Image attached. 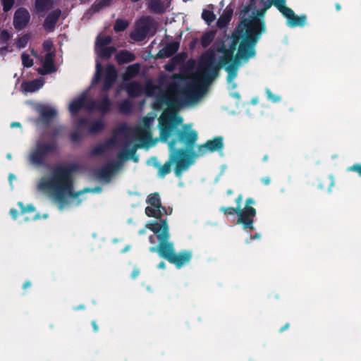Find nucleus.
I'll use <instances>...</instances> for the list:
<instances>
[{
    "label": "nucleus",
    "instance_id": "16",
    "mask_svg": "<svg viewBox=\"0 0 361 361\" xmlns=\"http://www.w3.org/2000/svg\"><path fill=\"white\" fill-rule=\"evenodd\" d=\"M118 77L116 67L113 64H108L105 68V75L102 86L103 92H108L111 89Z\"/></svg>",
    "mask_w": 361,
    "mask_h": 361
},
{
    "label": "nucleus",
    "instance_id": "48",
    "mask_svg": "<svg viewBox=\"0 0 361 361\" xmlns=\"http://www.w3.org/2000/svg\"><path fill=\"white\" fill-rule=\"evenodd\" d=\"M18 205L20 207V212L21 214H25V213L33 212L35 211V207L31 204L25 206L23 202H19Z\"/></svg>",
    "mask_w": 361,
    "mask_h": 361
},
{
    "label": "nucleus",
    "instance_id": "46",
    "mask_svg": "<svg viewBox=\"0 0 361 361\" xmlns=\"http://www.w3.org/2000/svg\"><path fill=\"white\" fill-rule=\"evenodd\" d=\"M12 37V34L8 30H0V44H8V42Z\"/></svg>",
    "mask_w": 361,
    "mask_h": 361
},
{
    "label": "nucleus",
    "instance_id": "34",
    "mask_svg": "<svg viewBox=\"0 0 361 361\" xmlns=\"http://www.w3.org/2000/svg\"><path fill=\"white\" fill-rule=\"evenodd\" d=\"M140 65L138 63L130 65L127 67L123 76L124 80H129L135 78L140 72Z\"/></svg>",
    "mask_w": 361,
    "mask_h": 361
},
{
    "label": "nucleus",
    "instance_id": "8",
    "mask_svg": "<svg viewBox=\"0 0 361 361\" xmlns=\"http://www.w3.org/2000/svg\"><path fill=\"white\" fill-rule=\"evenodd\" d=\"M59 145L56 140L46 142H39L35 148L30 153L28 159L30 163L35 166H43L45 164L48 155L56 153Z\"/></svg>",
    "mask_w": 361,
    "mask_h": 361
},
{
    "label": "nucleus",
    "instance_id": "25",
    "mask_svg": "<svg viewBox=\"0 0 361 361\" xmlns=\"http://www.w3.org/2000/svg\"><path fill=\"white\" fill-rule=\"evenodd\" d=\"M128 94L131 97H137L142 94L144 92L142 85L137 81H133L128 83L126 87Z\"/></svg>",
    "mask_w": 361,
    "mask_h": 361
},
{
    "label": "nucleus",
    "instance_id": "20",
    "mask_svg": "<svg viewBox=\"0 0 361 361\" xmlns=\"http://www.w3.org/2000/svg\"><path fill=\"white\" fill-rule=\"evenodd\" d=\"M137 27L147 36L151 31H152V35L157 32V23L150 16L140 18L137 23Z\"/></svg>",
    "mask_w": 361,
    "mask_h": 361
},
{
    "label": "nucleus",
    "instance_id": "2",
    "mask_svg": "<svg viewBox=\"0 0 361 361\" xmlns=\"http://www.w3.org/2000/svg\"><path fill=\"white\" fill-rule=\"evenodd\" d=\"M145 228L154 233L159 241L158 245L149 248L150 252L158 253L159 257L173 264L177 269H180L190 262L192 252L190 250H182L176 252L173 243L169 240L171 235L168 220H162L160 223L154 220L149 221Z\"/></svg>",
    "mask_w": 361,
    "mask_h": 361
},
{
    "label": "nucleus",
    "instance_id": "18",
    "mask_svg": "<svg viewBox=\"0 0 361 361\" xmlns=\"http://www.w3.org/2000/svg\"><path fill=\"white\" fill-rule=\"evenodd\" d=\"M283 16L286 18L287 24L290 27H295L297 26L303 27L306 23V16H297L291 8H290Z\"/></svg>",
    "mask_w": 361,
    "mask_h": 361
},
{
    "label": "nucleus",
    "instance_id": "43",
    "mask_svg": "<svg viewBox=\"0 0 361 361\" xmlns=\"http://www.w3.org/2000/svg\"><path fill=\"white\" fill-rule=\"evenodd\" d=\"M202 18L208 25H210L215 20L216 16L213 11L204 9L202 13Z\"/></svg>",
    "mask_w": 361,
    "mask_h": 361
},
{
    "label": "nucleus",
    "instance_id": "30",
    "mask_svg": "<svg viewBox=\"0 0 361 361\" xmlns=\"http://www.w3.org/2000/svg\"><path fill=\"white\" fill-rule=\"evenodd\" d=\"M116 59L118 64L127 63L133 61L135 56L128 50H121L116 56Z\"/></svg>",
    "mask_w": 361,
    "mask_h": 361
},
{
    "label": "nucleus",
    "instance_id": "42",
    "mask_svg": "<svg viewBox=\"0 0 361 361\" xmlns=\"http://www.w3.org/2000/svg\"><path fill=\"white\" fill-rule=\"evenodd\" d=\"M128 26V22L126 20L118 18L114 25V30L116 32L124 31Z\"/></svg>",
    "mask_w": 361,
    "mask_h": 361
},
{
    "label": "nucleus",
    "instance_id": "31",
    "mask_svg": "<svg viewBox=\"0 0 361 361\" xmlns=\"http://www.w3.org/2000/svg\"><path fill=\"white\" fill-rule=\"evenodd\" d=\"M53 5V0H35V8L38 13L48 11Z\"/></svg>",
    "mask_w": 361,
    "mask_h": 361
},
{
    "label": "nucleus",
    "instance_id": "51",
    "mask_svg": "<svg viewBox=\"0 0 361 361\" xmlns=\"http://www.w3.org/2000/svg\"><path fill=\"white\" fill-rule=\"evenodd\" d=\"M15 1L16 0H1L4 12H8L13 8Z\"/></svg>",
    "mask_w": 361,
    "mask_h": 361
},
{
    "label": "nucleus",
    "instance_id": "49",
    "mask_svg": "<svg viewBox=\"0 0 361 361\" xmlns=\"http://www.w3.org/2000/svg\"><path fill=\"white\" fill-rule=\"evenodd\" d=\"M66 130V127L63 126H58L55 127L51 134V136L52 137L51 140H55L54 138L57 137H60L63 135Z\"/></svg>",
    "mask_w": 361,
    "mask_h": 361
},
{
    "label": "nucleus",
    "instance_id": "59",
    "mask_svg": "<svg viewBox=\"0 0 361 361\" xmlns=\"http://www.w3.org/2000/svg\"><path fill=\"white\" fill-rule=\"evenodd\" d=\"M262 3L263 4L264 11H267L272 5V0H262Z\"/></svg>",
    "mask_w": 361,
    "mask_h": 361
},
{
    "label": "nucleus",
    "instance_id": "7",
    "mask_svg": "<svg viewBox=\"0 0 361 361\" xmlns=\"http://www.w3.org/2000/svg\"><path fill=\"white\" fill-rule=\"evenodd\" d=\"M249 30H251L250 36H259V39L262 34L266 30L265 23L257 18H243L239 27L232 33L231 42L240 45L247 36Z\"/></svg>",
    "mask_w": 361,
    "mask_h": 361
},
{
    "label": "nucleus",
    "instance_id": "27",
    "mask_svg": "<svg viewBox=\"0 0 361 361\" xmlns=\"http://www.w3.org/2000/svg\"><path fill=\"white\" fill-rule=\"evenodd\" d=\"M88 102L85 94L74 99L69 105V111L71 114H77L81 109H86V104Z\"/></svg>",
    "mask_w": 361,
    "mask_h": 361
},
{
    "label": "nucleus",
    "instance_id": "61",
    "mask_svg": "<svg viewBox=\"0 0 361 361\" xmlns=\"http://www.w3.org/2000/svg\"><path fill=\"white\" fill-rule=\"evenodd\" d=\"M156 238L157 239V237L154 233L153 235L149 236V241L151 244L154 245L153 246L156 245Z\"/></svg>",
    "mask_w": 361,
    "mask_h": 361
},
{
    "label": "nucleus",
    "instance_id": "19",
    "mask_svg": "<svg viewBox=\"0 0 361 361\" xmlns=\"http://www.w3.org/2000/svg\"><path fill=\"white\" fill-rule=\"evenodd\" d=\"M54 54L47 52L44 56L42 68H39L37 72L42 75H45L56 71L54 61Z\"/></svg>",
    "mask_w": 361,
    "mask_h": 361
},
{
    "label": "nucleus",
    "instance_id": "9",
    "mask_svg": "<svg viewBox=\"0 0 361 361\" xmlns=\"http://www.w3.org/2000/svg\"><path fill=\"white\" fill-rule=\"evenodd\" d=\"M112 102L107 94L102 96L99 99H89L86 104V110L92 112L98 111L102 115H106L110 112Z\"/></svg>",
    "mask_w": 361,
    "mask_h": 361
},
{
    "label": "nucleus",
    "instance_id": "3",
    "mask_svg": "<svg viewBox=\"0 0 361 361\" xmlns=\"http://www.w3.org/2000/svg\"><path fill=\"white\" fill-rule=\"evenodd\" d=\"M79 169L80 166L77 163L56 166L53 169L51 176L48 180L41 181L39 187L43 190H51L54 197L59 202L64 201L66 196L78 197L85 192H100L102 189L99 187L94 189L86 188L82 190L73 192V173Z\"/></svg>",
    "mask_w": 361,
    "mask_h": 361
},
{
    "label": "nucleus",
    "instance_id": "26",
    "mask_svg": "<svg viewBox=\"0 0 361 361\" xmlns=\"http://www.w3.org/2000/svg\"><path fill=\"white\" fill-rule=\"evenodd\" d=\"M243 202V195L239 194L238 197L235 199V202L236 203V207H221L219 208V211L222 212L225 216H233L235 214H238V210L240 209V204H242Z\"/></svg>",
    "mask_w": 361,
    "mask_h": 361
},
{
    "label": "nucleus",
    "instance_id": "33",
    "mask_svg": "<svg viewBox=\"0 0 361 361\" xmlns=\"http://www.w3.org/2000/svg\"><path fill=\"white\" fill-rule=\"evenodd\" d=\"M234 52L232 50H230L227 49L225 50V52L224 53L223 56L219 59V63H216V60L215 61V64L217 66H219L221 68L223 66H226L228 63H232V61L234 60Z\"/></svg>",
    "mask_w": 361,
    "mask_h": 361
},
{
    "label": "nucleus",
    "instance_id": "60",
    "mask_svg": "<svg viewBox=\"0 0 361 361\" xmlns=\"http://www.w3.org/2000/svg\"><path fill=\"white\" fill-rule=\"evenodd\" d=\"M139 274H140V269L138 268H134L130 274V277L133 279H135L139 276Z\"/></svg>",
    "mask_w": 361,
    "mask_h": 361
},
{
    "label": "nucleus",
    "instance_id": "54",
    "mask_svg": "<svg viewBox=\"0 0 361 361\" xmlns=\"http://www.w3.org/2000/svg\"><path fill=\"white\" fill-rule=\"evenodd\" d=\"M120 111L123 113H129L131 110V104L129 101L125 100L120 105Z\"/></svg>",
    "mask_w": 361,
    "mask_h": 361
},
{
    "label": "nucleus",
    "instance_id": "14",
    "mask_svg": "<svg viewBox=\"0 0 361 361\" xmlns=\"http://www.w3.org/2000/svg\"><path fill=\"white\" fill-rule=\"evenodd\" d=\"M147 202L151 206L145 208V214L149 217L160 218L159 208L161 207V200L158 192L151 193L148 195Z\"/></svg>",
    "mask_w": 361,
    "mask_h": 361
},
{
    "label": "nucleus",
    "instance_id": "57",
    "mask_svg": "<svg viewBox=\"0 0 361 361\" xmlns=\"http://www.w3.org/2000/svg\"><path fill=\"white\" fill-rule=\"evenodd\" d=\"M255 204H256V201L253 198L248 197L245 200V204L244 208L255 209L253 207H252V205Z\"/></svg>",
    "mask_w": 361,
    "mask_h": 361
},
{
    "label": "nucleus",
    "instance_id": "35",
    "mask_svg": "<svg viewBox=\"0 0 361 361\" xmlns=\"http://www.w3.org/2000/svg\"><path fill=\"white\" fill-rule=\"evenodd\" d=\"M116 51L114 47H104L96 49L97 54L102 59H109Z\"/></svg>",
    "mask_w": 361,
    "mask_h": 361
},
{
    "label": "nucleus",
    "instance_id": "52",
    "mask_svg": "<svg viewBox=\"0 0 361 361\" xmlns=\"http://www.w3.org/2000/svg\"><path fill=\"white\" fill-rule=\"evenodd\" d=\"M156 89L157 87L154 84L151 82H147L145 87V91L147 96H152L154 94Z\"/></svg>",
    "mask_w": 361,
    "mask_h": 361
},
{
    "label": "nucleus",
    "instance_id": "62",
    "mask_svg": "<svg viewBox=\"0 0 361 361\" xmlns=\"http://www.w3.org/2000/svg\"><path fill=\"white\" fill-rule=\"evenodd\" d=\"M10 214L13 219H16L18 216V212L16 209H11L10 210Z\"/></svg>",
    "mask_w": 361,
    "mask_h": 361
},
{
    "label": "nucleus",
    "instance_id": "63",
    "mask_svg": "<svg viewBox=\"0 0 361 361\" xmlns=\"http://www.w3.org/2000/svg\"><path fill=\"white\" fill-rule=\"evenodd\" d=\"M261 182H262L264 185H268L270 183V182H271V179H270V178H269V177H268V176L262 177V178H261Z\"/></svg>",
    "mask_w": 361,
    "mask_h": 361
},
{
    "label": "nucleus",
    "instance_id": "41",
    "mask_svg": "<svg viewBox=\"0 0 361 361\" xmlns=\"http://www.w3.org/2000/svg\"><path fill=\"white\" fill-rule=\"evenodd\" d=\"M149 8L154 13L161 14L164 12L165 8L164 4L160 0H154L150 3Z\"/></svg>",
    "mask_w": 361,
    "mask_h": 361
},
{
    "label": "nucleus",
    "instance_id": "29",
    "mask_svg": "<svg viewBox=\"0 0 361 361\" xmlns=\"http://www.w3.org/2000/svg\"><path fill=\"white\" fill-rule=\"evenodd\" d=\"M179 48V42H172L167 44L159 52L160 57H170L177 52Z\"/></svg>",
    "mask_w": 361,
    "mask_h": 361
},
{
    "label": "nucleus",
    "instance_id": "23",
    "mask_svg": "<svg viewBox=\"0 0 361 361\" xmlns=\"http://www.w3.org/2000/svg\"><path fill=\"white\" fill-rule=\"evenodd\" d=\"M89 121L85 117H82L78 119L77 123V129L72 132L70 135V139L73 142H78L81 140L82 135L81 132L87 125Z\"/></svg>",
    "mask_w": 361,
    "mask_h": 361
},
{
    "label": "nucleus",
    "instance_id": "28",
    "mask_svg": "<svg viewBox=\"0 0 361 361\" xmlns=\"http://www.w3.org/2000/svg\"><path fill=\"white\" fill-rule=\"evenodd\" d=\"M44 85L41 79H35L30 81H25L21 84V87L26 92H34L39 90Z\"/></svg>",
    "mask_w": 361,
    "mask_h": 361
},
{
    "label": "nucleus",
    "instance_id": "13",
    "mask_svg": "<svg viewBox=\"0 0 361 361\" xmlns=\"http://www.w3.org/2000/svg\"><path fill=\"white\" fill-rule=\"evenodd\" d=\"M120 167V164L118 161H111L104 166L100 167L95 171V176L106 182H109L112 175Z\"/></svg>",
    "mask_w": 361,
    "mask_h": 361
},
{
    "label": "nucleus",
    "instance_id": "56",
    "mask_svg": "<svg viewBox=\"0 0 361 361\" xmlns=\"http://www.w3.org/2000/svg\"><path fill=\"white\" fill-rule=\"evenodd\" d=\"M348 171H353L357 173L358 176L361 177V164H355L347 169Z\"/></svg>",
    "mask_w": 361,
    "mask_h": 361
},
{
    "label": "nucleus",
    "instance_id": "17",
    "mask_svg": "<svg viewBox=\"0 0 361 361\" xmlns=\"http://www.w3.org/2000/svg\"><path fill=\"white\" fill-rule=\"evenodd\" d=\"M61 15V11L59 8L51 11L44 19V29L49 32H53Z\"/></svg>",
    "mask_w": 361,
    "mask_h": 361
},
{
    "label": "nucleus",
    "instance_id": "47",
    "mask_svg": "<svg viewBox=\"0 0 361 361\" xmlns=\"http://www.w3.org/2000/svg\"><path fill=\"white\" fill-rule=\"evenodd\" d=\"M147 35L141 32V30L137 27L134 32L130 34V37L135 41H142L146 38Z\"/></svg>",
    "mask_w": 361,
    "mask_h": 361
},
{
    "label": "nucleus",
    "instance_id": "6",
    "mask_svg": "<svg viewBox=\"0 0 361 361\" xmlns=\"http://www.w3.org/2000/svg\"><path fill=\"white\" fill-rule=\"evenodd\" d=\"M183 152L169 151V157L167 161L162 166L159 164L154 165L158 168V176L164 178L171 171V165L175 164L174 173L176 177H180L183 173L187 171L189 167L194 163L192 159H185L183 157Z\"/></svg>",
    "mask_w": 361,
    "mask_h": 361
},
{
    "label": "nucleus",
    "instance_id": "58",
    "mask_svg": "<svg viewBox=\"0 0 361 361\" xmlns=\"http://www.w3.org/2000/svg\"><path fill=\"white\" fill-rule=\"evenodd\" d=\"M42 46L44 50L50 52L49 51L53 47V43L50 40H46L43 42Z\"/></svg>",
    "mask_w": 361,
    "mask_h": 361
},
{
    "label": "nucleus",
    "instance_id": "55",
    "mask_svg": "<svg viewBox=\"0 0 361 361\" xmlns=\"http://www.w3.org/2000/svg\"><path fill=\"white\" fill-rule=\"evenodd\" d=\"M266 94L268 99L274 103L278 102L281 99L280 97L273 94L271 91L268 88L266 89Z\"/></svg>",
    "mask_w": 361,
    "mask_h": 361
},
{
    "label": "nucleus",
    "instance_id": "37",
    "mask_svg": "<svg viewBox=\"0 0 361 361\" xmlns=\"http://www.w3.org/2000/svg\"><path fill=\"white\" fill-rule=\"evenodd\" d=\"M216 32L215 31L210 30L202 36L200 39V44L203 48L208 47L211 43L213 42L214 37H215Z\"/></svg>",
    "mask_w": 361,
    "mask_h": 361
},
{
    "label": "nucleus",
    "instance_id": "5",
    "mask_svg": "<svg viewBox=\"0 0 361 361\" xmlns=\"http://www.w3.org/2000/svg\"><path fill=\"white\" fill-rule=\"evenodd\" d=\"M250 30L242 43L238 46V50L232 63L225 66L228 72L227 81L231 82L236 76L240 60L248 61L256 54L255 46L259 41V36H250Z\"/></svg>",
    "mask_w": 361,
    "mask_h": 361
},
{
    "label": "nucleus",
    "instance_id": "50",
    "mask_svg": "<svg viewBox=\"0 0 361 361\" xmlns=\"http://www.w3.org/2000/svg\"><path fill=\"white\" fill-rule=\"evenodd\" d=\"M21 59H22V63L24 67L30 68L34 64L33 60L26 53H23L21 54Z\"/></svg>",
    "mask_w": 361,
    "mask_h": 361
},
{
    "label": "nucleus",
    "instance_id": "45",
    "mask_svg": "<svg viewBox=\"0 0 361 361\" xmlns=\"http://www.w3.org/2000/svg\"><path fill=\"white\" fill-rule=\"evenodd\" d=\"M30 39V34H25L16 41V46L19 49L25 48Z\"/></svg>",
    "mask_w": 361,
    "mask_h": 361
},
{
    "label": "nucleus",
    "instance_id": "64",
    "mask_svg": "<svg viewBox=\"0 0 361 361\" xmlns=\"http://www.w3.org/2000/svg\"><path fill=\"white\" fill-rule=\"evenodd\" d=\"M92 324V329H93V331L94 332H98L99 331V326L98 324H97V322L95 320H93L91 323Z\"/></svg>",
    "mask_w": 361,
    "mask_h": 361
},
{
    "label": "nucleus",
    "instance_id": "39",
    "mask_svg": "<svg viewBox=\"0 0 361 361\" xmlns=\"http://www.w3.org/2000/svg\"><path fill=\"white\" fill-rule=\"evenodd\" d=\"M111 37L109 35L107 36H97L96 39L95 46L96 49L106 47L111 42Z\"/></svg>",
    "mask_w": 361,
    "mask_h": 361
},
{
    "label": "nucleus",
    "instance_id": "1",
    "mask_svg": "<svg viewBox=\"0 0 361 361\" xmlns=\"http://www.w3.org/2000/svg\"><path fill=\"white\" fill-rule=\"evenodd\" d=\"M180 116H171L159 118L160 138L163 142H167L169 138L174 135L169 143V151H183V157L192 159L197 157L194 148L198 138L197 132L192 130L189 126L185 125L182 129L178 126L182 122Z\"/></svg>",
    "mask_w": 361,
    "mask_h": 361
},
{
    "label": "nucleus",
    "instance_id": "24",
    "mask_svg": "<svg viewBox=\"0 0 361 361\" xmlns=\"http://www.w3.org/2000/svg\"><path fill=\"white\" fill-rule=\"evenodd\" d=\"M115 144L114 137L106 140L104 142L97 145L92 150V156H98L103 154L108 149Z\"/></svg>",
    "mask_w": 361,
    "mask_h": 361
},
{
    "label": "nucleus",
    "instance_id": "21",
    "mask_svg": "<svg viewBox=\"0 0 361 361\" xmlns=\"http://www.w3.org/2000/svg\"><path fill=\"white\" fill-rule=\"evenodd\" d=\"M130 145V142H126L124 144V149L122 152H119L117 154V157L119 159L126 160L128 159H132L134 162H137L138 161V158L135 156L136 151L141 146L137 144H135L132 148L128 149V147Z\"/></svg>",
    "mask_w": 361,
    "mask_h": 361
},
{
    "label": "nucleus",
    "instance_id": "44",
    "mask_svg": "<svg viewBox=\"0 0 361 361\" xmlns=\"http://www.w3.org/2000/svg\"><path fill=\"white\" fill-rule=\"evenodd\" d=\"M286 0H272L273 5L283 15L290 8L286 6Z\"/></svg>",
    "mask_w": 361,
    "mask_h": 361
},
{
    "label": "nucleus",
    "instance_id": "11",
    "mask_svg": "<svg viewBox=\"0 0 361 361\" xmlns=\"http://www.w3.org/2000/svg\"><path fill=\"white\" fill-rule=\"evenodd\" d=\"M30 20V14L27 8L20 7L18 8L13 15V25L14 28L18 30L25 29Z\"/></svg>",
    "mask_w": 361,
    "mask_h": 361
},
{
    "label": "nucleus",
    "instance_id": "15",
    "mask_svg": "<svg viewBox=\"0 0 361 361\" xmlns=\"http://www.w3.org/2000/svg\"><path fill=\"white\" fill-rule=\"evenodd\" d=\"M38 112L39 116L37 118L36 123L42 124L45 127H49L57 115L56 109L44 106H41L38 109Z\"/></svg>",
    "mask_w": 361,
    "mask_h": 361
},
{
    "label": "nucleus",
    "instance_id": "40",
    "mask_svg": "<svg viewBox=\"0 0 361 361\" xmlns=\"http://www.w3.org/2000/svg\"><path fill=\"white\" fill-rule=\"evenodd\" d=\"M103 73V66L100 62L97 61L95 67V73L92 80V84L95 85L100 82Z\"/></svg>",
    "mask_w": 361,
    "mask_h": 361
},
{
    "label": "nucleus",
    "instance_id": "32",
    "mask_svg": "<svg viewBox=\"0 0 361 361\" xmlns=\"http://www.w3.org/2000/svg\"><path fill=\"white\" fill-rule=\"evenodd\" d=\"M111 4V1L110 0L96 1L92 5V6L87 10V13L92 16L97 12H99L104 8L110 6Z\"/></svg>",
    "mask_w": 361,
    "mask_h": 361
},
{
    "label": "nucleus",
    "instance_id": "53",
    "mask_svg": "<svg viewBox=\"0 0 361 361\" xmlns=\"http://www.w3.org/2000/svg\"><path fill=\"white\" fill-rule=\"evenodd\" d=\"M158 209L160 210L159 211L160 218H157V219L160 220L159 221H157L158 223H160L162 220L165 219H161V216L163 215H170L172 213V208L169 207L168 209H166L165 207L162 206L161 204L160 208H159Z\"/></svg>",
    "mask_w": 361,
    "mask_h": 361
},
{
    "label": "nucleus",
    "instance_id": "36",
    "mask_svg": "<svg viewBox=\"0 0 361 361\" xmlns=\"http://www.w3.org/2000/svg\"><path fill=\"white\" fill-rule=\"evenodd\" d=\"M105 128L104 122L99 119L92 122L88 129L90 134L94 135L101 133Z\"/></svg>",
    "mask_w": 361,
    "mask_h": 361
},
{
    "label": "nucleus",
    "instance_id": "10",
    "mask_svg": "<svg viewBox=\"0 0 361 361\" xmlns=\"http://www.w3.org/2000/svg\"><path fill=\"white\" fill-rule=\"evenodd\" d=\"M257 215L255 209L242 208L240 206L238 214L237 224H241L243 229H254V218Z\"/></svg>",
    "mask_w": 361,
    "mask_h": 361
},
{
    "label": "nucleus",
    "instance_id": "12",
    "mask_svg": "<svg viewBox=\"0 0 361 361\" xmlns=\"http://www.w3.org/2000/svg\"><path fill=\"white\" fill-rule=\"evenodd\" d=\"M224 144L223 137L221 136H217L212 140H209L205 143L199 145L198 154L199 155H203L207 152H219L224 149Z\"/></svg>",
    "mask_w": 361,
    "mask_h": 361
},
{
    "label": "nucleus",
    "instance_id": "22",
    "mask_svg": "<svg viewBox=\"0 0 361 361\" xmlns=\"http://www.w3.org/2000/svg\"><path fill=\"white\" fill-rule=\"evenodd\" d=\"M233 14V8L232 6L228 5L224 10L222 14L219 16V19L216 21V26L223 29L227 27L231 20L232 16Z\"/></svg>",
    "mask_w": 361,
    "mask_h": 361
},
{
    "label": "nucleus",
    "instance_id": "38",
    "mask_svg": "<svg viewBox=\"0 0 361 361\" xmlns=\"http://www.w3.org/2000/svg\"><path fill=\"white\" fill-rule=\"evenodd\" d=\"M326 185H327V190L331 192L332 188L335 185V179L333 175H329L323 178L319 185V188L321 189H324L326 188Z\"/></svg>",
    "mask_w": 361,
    "mask_h": 361
},
{
    "label": "nucleus",
    "instance_id": "4",
    "mask_svg": "<svg viewBox=\"0 0 361 361\" xmlns=\"http://www.w3.org/2000/svg\"><path fill=\"white\" fill-rule=\"evenodd\" d=\"M216 54L211 49L203 53L200 57L197 73L195 75L192 82L182 89L180 94L186 103L196 102L202 91L218 75L219 66L215 64Z\"/></svg>",
    "mask_w": 361,
    "mask_h": 361
}]
</instances>
